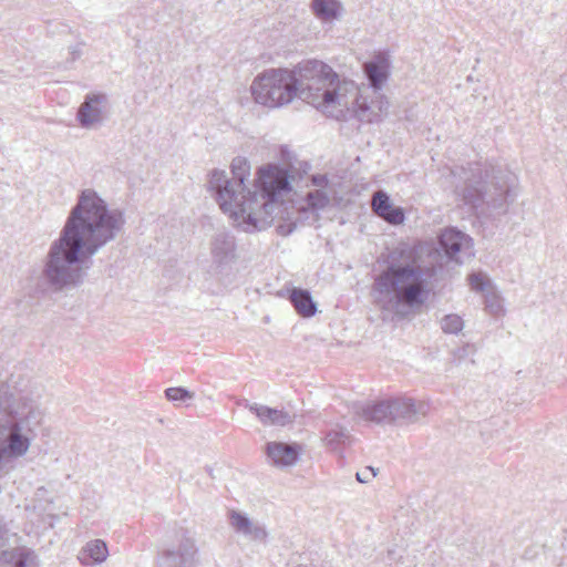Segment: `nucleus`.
Instances as JSON below:
<instances>
[{"label":"nucleus","instance_id":"29","mask_svg":"<svg viewBox=\"0 0 567 567\" xmlns=\"http://www.w3.org/2000/svg\"><path fill=\"white\" fill-rule=\"evenodd\" d=\"M468 282L471 288L475 291H484L488 286L486 278L478 272L471 274L468 276Z\"/></svg>","mask_w":567,"mask_h":567},{"label":"nucleus","instance_id":"19","mask_svg":"<svg viewBox=\"0 0 567 567\" xmlns=\"http://www.w3.org/2000/svg\"><path fill=\"white\" fill-rule=\"evenodd\" d=\"M0 567H39L38 557L23 546L6 549L0 555Z\"/></svg>","mask_w":567,"mask_h":567},{"label":"nucleus","instance_id":"27","mask_svg":"<svg viewBox=\"0 0 567 567\" xmlns=\"http://www.w3.org/2000/svg\"><path fill=\"white\" fill-rule=\"evenodd\" d=\"M485 309L493 316H501L504 312L501 297L494 291L485 293Z\"/></svg>","mask_w":567,"mask_h":567},{"label":"nucleus","instance_id":"1","mask_svg":"<svg viewBox=\"0 0 567 567\" xmlns=\"http://www.w3.org/2000/svg\"><path fill=\"white\" fill-rule=\"evenodd\" d=\"M230 173L228 177L224 171H214L209 178L220 209L246 233L270 227L282 213L281 197L291 192L288 169L277 164L260 167L254 190L247 185L250 164L246 158H234Z\"/></svg>","mask_w":567,"mask_h":567},{"label":"nucleus","instance_id":"33","mask_svg":"<svg viewBox=\"0 0 567 567\" xmlns=\"http://www.w3.org/2000/svg\"><path fill=\"white\" fill-rule=\"evenodd\" d=\"M357 478L361 483H367L369 481V477L367 475V471L363 473H357Z\"/></svg>","mask_w":567,"mask_h":567},{"label":"nucleus","instance_id":"12","mask_svg":"<svg viewBox=\"0 0 567 567\" xmlns=\"http://www.w3.org/2000/svg\"><path fill=\"white\" fill-rule=\"evenodd\" d=\"M390 60L384 53L377 54L371 61L363 64V71L369 81V86L374 93L379 92L390 76Z\"/></svg>","mask_w":567,"mask_h":567},{"label":"nucleus","instance_id":"25","mask_svg":"<svg viewBox=\"0 0 567 567\" xmlns=\"http://www.w3.org/2000/svg\"><path fill=\"white\" fill-rule=\"evenodd\" d=\"M440 326L443 332L457 334L464 328V320L458 315L450 313L441 319Z\"/></svg>","mask_w":567,"mask_h":567},{"label":"nucleus","instance_id":"9","mask_svg":"<svg viewBox=\"0 0 567 567\" xmlns=\"http://www.w3.org/2000/svg\"><path fill=\"white\" fill-rule=\"evenodd\" d=\"M109 114V97L105 93H87L78 109L76 121L85 130L100 128Z\"/></svg>","mask_w":567,"mask_h":567},{"label":"nucleus","instance_id":"22","mask_svg":"<svg viewBox=\"0 0 567 567\" xmlns=\"http://www.w3.org/2000/svg\"><path fill=\"white\" fill-rule=\"evenodd\" d=\"M289 300L296 311L305 318L312 317L317 311V305L313 301L311 293L306 289L293 288L290 291Z\"/></svg>","mask_w":567,"mask_h":567},{"label":"nucleus","instance_id":"28","mask_svg":"<svg viewBox=\"0 0 567 567\" xmlns=\"http://www.w3.org/2000/svg\"><path fill=\"white\" fill-rule=\"evenodd\" d=\"M165 395L166 399L172 402H183L194 398L193 392L182 386L166 389Z\"/></svg>","mask_w":567,"mask_h":567},{"label":"nucleus","instance_id":"34","mask_svg":"<svg viewBox=\"0 0 567 567\" xmlns=\"http://www.w3.org/2000/svg\"><path fill=\"white\" fill-rule=\"evenodd\" d=\"M81 54H82V51L80 49L73 47V52H72L73 60H75Z\"/></svg>","mask_w":567,"mask_h":567},{"label":"nucleus","instance_id":"15","mask_svg":"<svg viewBox=\"0 0 567 567\" xmlns=\"http://www.w3.org/2000/svg\"><path fill=\"white\" fill-rule=\"evenodd\" d=\"M229 523L234 530L244 537L254 542H264L267 538V532L264 526L254 523L246 514L231 511L229 513Z\"/></svg>","mask_w":567,"mask_h":567},{"label":"nucleus","instance_id":"35","mask_svg":"<svg viewBox=\"0 0 567 567\" xmlns=\"http://www.w3.org/2000/svg\"><path fill=\"white\" fill-rule=\"evenodd\" d=\"M367 470L370 472V475H371L372 477H374V476L377 475V473H375V471H374V468H373V467H369V468H367Z\"/></svg>","mask_w":567,"mask_h":567},{"label":"nucleus","instance_id":"31","mask_svg":"<svg viewBox=\"0 0 567 567\" xmlns=\"http://www.w3.org/2000/svg\"><path fill=\"white\" fill-rule=\"evenodd\" d=\"M311 183L318 189H327L329 185V178L326 174H316L311 176Z\"/></svg>","mask_w":567,"mask_h":567},{"label":"nucleus","instance_id":"30","mask_svg":"<svg viewBox=\"0 0 567 567\" xmlns=\"http://www.w3.org/2000/svg\"><path fill=\"white\" fill-rule=\"evenodd\" d=\"M475 353V347L472 344H465L461 348H457L453 351V357L455 360L462 361L466 359L470 355H473Z\"/></svg>","mask_w":567,"mask_h":567},{"label":"nucleus","instance_id":"6","mask_svg":"<svg viewBox=\"0 0 567 567\" xmlns=\"http://www.w3.org/2000/svg\"><path fill=\"white\" fill-rule=\"evenodd\" d=\"M12 406V395L0 385V461L23 456L30 439L21 426V416Z\"/></svg>","mask_w":567,"mask_h":567},{"label":"nucleus","instance_id":"13","mask_svg":"<svg viewBox=\"0 0 567 567\" xmlns=\"http://www.w3.org/2000/svg\"><path fill=\"white\" fill-rule=\"evenodd\" d=\"M371 206L375 215L389 224L400 225L405 219L403 208L394 206L390 196L383 190L372 195Z\"/></svg>","mask_w":567,"mask_h":567},{"label":"nucleus","instance_id":"11","mask_svg":"<svg viewBox=\"0 0 567 567\" xmlns=\"http://www.w3.org/2000/svg\"><path fill=\"white\" fill-rule=\"evenodd\" d=\"M429 404L411 398H396L392 400V424H412L425 416Z\"/></svg>","mask_w":567,"mask_h":567},{"label":"nucleus","instance_id":"24","mask_svg":"<svg viewBox=\"0 0 567 567\" xmlns=\"http://www.w3.org/2000/svg\"><path fill=\"white\" fill-rule=\"evenodd\" d=\"M306 200L312 209H323L330 203V193L327 189H316L306 195Z\"/></svg>","mask_w":567,"mask_h":567},{"label":"nucleus","instance_id":"20","mask_svg":"<svg viewBox=\"0 0 567 567\" xmlns=\"http://www.w3.org/2000/svg\"><path fill=\"white\" fill-rule=\"evenodd\" d=\"M109 549L104 540L94 539L89 542L78 554V560L84 565H99L106 560Z\"/></svg>","mask_w":567,"mask_h":567},{"label":"nucleus","instance_id":"16","mask_svg":"<svg viewBox=\"0 0 567 567\" xmlns=\"http://www.w3.org/2000/svg\"><path fill=\"white\" fill-rule=\"evenodd\" d=\"M392 400L360 404L354 413L364 421L375 424H392Z\"/></svg>","mask_w":567,"mask_h":567},{"label":"nucleus","instance_id":"18","mask_svg":"<svg viewBox=\"0 0 567 567\" xmlns=\"http://www.w3.org/2000/svg\"><path fill=\"white\" fill-rule=\"evenodd\" d=\"M244 405L266 426H285L292 422V416L282 410L272 409L258 403H250L247 400Z\"/></svg>","mask_w":567,"mask_h":567},{"label":"nucleus","instance_id":"17","mask_svg":"<svg viewBox=\"0 0 567 567\" xmlns=\"http://www.w3.org/2000/svg\"><path fill=\"white\" fill-rule=\"evenodd\" d=\"M299 446L282 442H269L267 444V455L271 463L278 467L291 466L299 458Z\"/></svg>","mask_w":567,"mask_h":567},{"label":"nucleus","instance_id":"26","mask_svg":"<svg viewBox=\"0 0 567 567\" xmlns=\"http://www.w3.org/2000/svg\"><path fill=\"white\" fill-rule=\"evenodd\" d=\"M324 440L329 446L337 447L348 443L350 434L346 427L336 426L327 432Z\"/></svg>","mask_w":567,"mask_h":567},{"label":"nucleus","instance_id":"32","mask_svg":"<svg viewBox=\"0 0 567 567\" xmlns=\"http://www.w3.org/2000/svg\"><path fill=\"white\" fill-rule=\"evenodd\" d=\"M295 229H296V224H287V225L278 226V231L285 236L290 235Z\"/></svg>","mask_w":567,"mask_h":567},{"label":"nucleus","instance_id":"21","mask_svg":"<svg viewBox=\"0 0 567 567\" xmlns=\"http://www.w3.org/2000/svg\"><path fill=\"white\" fill-rule=\"evenodd\" d=\"M235 238L226 233H217L212 241V254L216 261L223 264L227 262L234 257L235 252Z\"/></svg>","mask_w":567,"mask_h":567},{"label":"nucleus","instance_id":"8","mask_svg":"<svg viewBox=\"0 0 567 567\" xmlns=\"http://www.w3.org/2000/svg\"><path fill=\"white\" fill-rule=\"evenodd\" d=\"M339 83H351L354 87L353 92H347L348 95V102H350L348 105H333L330 107V111L337 110L339 113H343V111H350L352 112L355 117L361 122H374L377 121L383 113L388 112L389 103L388 101L383 100V96H380V100L374 102L368 101V97L363 96L359 89L357 87L355 83L353 81H334V84Z\"/></svg>","mask_w":567,"mask_h":567},{"label":"nucleus","instance_id":"14","mask_svg":"<svg viewBox=\"0 0 567 567\" xmlns=\"http://www.w3.org/2000/svg\"><path fill=\"white\" fill-rule=\"evenodd\" d=\"M471 238L456 228L445 229L440 238L439 245L447 259L461 262L458 254L468 247Z\"/></svg>","mask_w":567,"mask_h":567},{"label":"nucleus","instance_id":"2","mask_svg":"<svg viewBox=\"0 0 567 567\" xmlns=\"http://www.w3.org/2000/svg\"><path fill=\"white\" fill-rule=\"evenodd\" d=\"M442 258L437 249L424 245H401L389 255V262L375 278L372 291L378 307L398 319H405L427 300Z\"/></svg>","mask_w":567,"mask_h":567},{"label":"nucleus","instance_id":"23","mask_svg":"<svg viewBox=\"0 0 567 567\" xmlns=\"http://www.w3.org/2000/svg\"><path fill=\"white\" fill-rule=\"evenodd\" d=\"M311 9L319 20L331 22L341 16L342 4L339 0H312Z\"/></svg>","mask_w":567,"mask_h":567},{"label":"nucleus","instance_id":"10","mask_svg":"<svg viewBox=\"0 0 567 567\" xmlns=\"http://www.w3.org/2000/svg\"><path fill=\"white\" fill-rule=\"evenodd\" d=\"M197 547L193 537L182 530L177 548L164 550L157 560V567H195Z\"/></svg>","mask_w":567,"mask_h":567},{"label":"nucleus","instance_id":"3","mask_svg":"<svg viewBox=\"0 0 567 567\" xmlns=\"http://www.w3.org/2000/svg\"><path fill=\"white\" fill-rule=\"evenodd\" d=\"M337 73L326 63L307 60L293 69H268L258 74L250 91L256 103L267 107H281L296 97L317 109L330 112V107L348 105L347 92H353L351 83L334 84Z\"/></svg>","mask_w":567,"mask_h":567},{"label":"nucleus","instance_id":"4","mask_svg":"<svg viewBox=\"0 0 567 567\" xmlns=\"http://www.w3.org/2000/svg\"><path fill=\"white\" fill-rule=\"evenodd\" d=\"M125 216L93 188L82 189L73 206V287L83 282L93 256L122 233Z\"/></svg>","mask_w":567,"mask_h":567},{"label":"nucleus","instance_id":"7","mask_svg":"<svg viewBox=\"0 0 567 567\" xmlns=\"http://www.w3.org/2000/svg\"><path fill=\"white\" fill-rule=\"evenodd\" d=\"M43 277L55 291H60L71 284V214L65 220L60 237L50 246Z\"/></svg>","mask_w":567,"mask_h":567},{"label":"nucleus","instance_id":"5","mask_svg":"<svg viewBox=\"0 0 567 567\" xmlns=\"http://www.w3.org/2000/svg\"><path fill=\"white\" fill-rule=\"evenodd\" d=\"M480 168H461L460 178L463 185L455 186L456 196L467 206L482 209L489 216L507 213L509 203L514 200L516 177L511 173L497 171L491 181H482Z\"/></svg>","mask_w":567,"mask_h":567}]
</instances>
